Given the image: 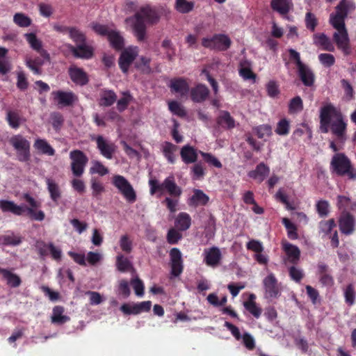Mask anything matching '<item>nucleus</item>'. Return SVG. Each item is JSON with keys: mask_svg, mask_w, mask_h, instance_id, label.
Instances as JSON below:
<instances>
[{"mask_svg": "<svg viewBox=\"0 0 356 356\" xmlns=\"http://www.w3.org/2000/svg\"><path fill=\"white\" fill-rule=\"evenodd\" d=\"M9 144L16 150L19 161L27 162L31 159V143L20 134L13 135L8 140Z\"/></svg>", "mask_w": 356, "mask_h": 356, "instance_id": "obj_4", "label": "nucleus"}, {"mask_svg": "<svg viewBox=\"0 0 356 356\" xmlns=\"http://www.w3.org/2000/svg\"><path fill=\"white\" fill-rule=\"evenodd\" d=\"M6 120L8 125L14 129H17L22 123V118L17 111H8Z\"/></svg>", "mask_w": 356, "mask_h": 356, "instance_id": "obj_43", "label": "nucleus"}, {"mask_svg": "<svg viewBox=\"0 0 356 356\" xmlns=\"http://www.w3.org/2000/svg\"><path fill=\"white\" fill-rule=\"evenodd\" d=\"M170 88L172 92L179 94L181 97H186L190 92L188 83L182 77L171 79Z\"/></svg>", "mask_w": 356, "mask_h": 356, "instance_id": "obj_19", "label": "nucleus"}, {"mask_svg": "<svg viewBox=\"0 0 356 356\" xmlns=\"http://www.w3.org/2000/svg\"><path fill=\"white\" fill-rule=\"evenodd\" d=\"M289 274L291 279L298 283L300 282L304 277L302 270L296 268L294 265L289 268Z\"/></svg>", "mask_w": 356, "mask_h": 356, "instance_id": "obj_63", "label": "nucleus"}, {"mask_svg": "<svg viewBox=\"0 0 356 356\" xmlns=\"http://www.w3.org/2000/svg\"><path fill=\"white\" fill-rule=\"evenodd\" d=\"M316 211L318 214L321 218H325L328 216L330 213V204L326 200H319L316 204Z\"/></svg>", "mask_w": 356, "mask_h": 356, "instance_id": "obj_59", "label": "nucleus"}, {"mask_svg": "<svg viewBox=\"0 0 356 356\" xmlns=\"http://www.w3.org/2000/svg\"><path fill=\"white\" fill-rule=\"evenodd\" d=\"M180 156L185 164L194 163L197 160L196 149L189 145H186L181 148Z\"/></svg>", "mask_w": 356, "mask_h": 356, "instance_id": "obj_26", "label": "nucleus"}, {"mask_svg": "<svg viewBox=\"0 0 356 356\" xmlns=\"http://www.w3.org/2000/svg\"><path fill=\"white\" fill-rule=\"evenodd\" d=\"M175 224L179 231H186L191 227V218L188 213L181 212L175 219Z\"/></svg>", "mask_w": 356, "mask_h": 356, "instance_id": "obj_38", "label": "nucleus"}, {"mask_svg": "<svg viewBox=\"0 0 356 356\" xmlns=\"http://www.w3.org/2000/svg\"><path fill=\"white\" fill-rule=\"evenodd\" d=\"M132 31L138 41H143L146 37V24H132Z\"/></svg>", "mask_w": 356, "mask_h": 356, "instance_id": "obj_52", "label": "nucleus"}, {"mask_svg": "<svg viewBox=\"0 0 356 356\" xmlns=\"http://www.w3.org/2000/svg\"><path fill=\"white\" fill-rule=\"evenodd\" d=\"M0 275L6 280L7 284L12 288H17L22 284L20 277L10 270L0 267Z\"/></svg>", "mask_w": 356, "mask_h": 356, "instance_id": "obj_30", "label": "nucleus"}, {"mask_svg": "<svg viewBox=\"0 0 356 356\" xmlns=\"http://www.w3.org/2000/svg\"><path fill=\"white\" fill-rule=\"evenodd\" d=\"M298 76L302 83L307 87H311L314 83V74L311 69L306 65L298 68Z\"/></svg>", "mask_w": 356, "mask_h": 356, "instance_id": "obj_29", "label": "nucleus"}, {"mask_svg": "<svg viewBox=\"0 0 356 356\" xmlns=\"http://www.w3.org/2000/svg\"><path fill=\"white\" fill-rule=\"evenodd\" d=\"M68 73L71 80L76 85L83 86L89 82L88 76L82 68L71 66L68 70Z\"/></svg>", "mask_w": 356, "mask_h": 356, "instance_id": "obj_18", "label": "nucleus"}, {"mask_svg": "<svg viewBox=\"0 0 356 356\" xmlns=\"http://www.w3.org/2000/svg\"><path fill=\"white\" fill-rule=\"evenodd\" d=\"M337 227L336 221L334 218L321 220L318 223V232L322 237L328 236Z\"/></svg>", "mask_w": 356, "mask_h": 356, "instance_id": "obj_36", "label": "nucleus"}, {"mask_svg": "<svg viewBox=\"0 0 356 356\" xmlns=\"http://www.w3.org/2000/svg\"><path fill=\"white\" fill-rule=\"evenodd\" d=\"M119 245L121 250L125 253H131L133 249V242L127 234L121 236Z\"/></svg>", "mask_w": 356, "mask_h": 356, "instance_id": "obj_56", "label": "nucleus"}, {"mask_svg": "<svg viewBox=\"0 0 356 356\" xmlns=\"http://www.w3.org/2000/svg\"><path fill=\"white\" fill-rule=\"evenodd\" d=\"M204 262L207 266H215L218 265L221 259V253L217 247H213L204 250Z\"/></svg>", "mask_w": 356, "mask_h": 356, "instance_id": "obj_28", "label": "nucleus"}, {"mask_svg": "<svg viewBox=\"0 0 356 356\" xmlns=\"http://www.w3.org/2000/svg\"><path fill=\"white\" fill-rule=\"evenodd\" d=\"M317 268L321 283L324 286H332L334 284V279L329 273L328 266L324 263H319Z\"/></svg>", "mask_w": 356, "mask_h": 356, "instance_id": "obj_27", "label": "nucleus"}, {"mask_svg": "<svg viewBox=\"0 0 356 356\" xmlns=\"http://www.w3.org/2000/svg\"><path fill=\"white\" fill-rule=\"evenodd\" d=\"M216 123L225 129H232L235 127V120L227 111H220L219 116L216 118Z\"/></svg>", "mask_w": 356, "mask_h": 356, "instance_id": "obj_32", "label": "nucleus"}, {"mask_svg": "<svg viewBox=\"0 0 356 356\" xmlns=\"http://www.w3.org/2000/svg\"><path fill=\"white\" fill-rule=\"evenodd\" d=\"M175 9L181 13H188L194 8V2L187 0H176Z\"/></svg>", "mask_w": 356, "mask_h": 356, "instance_id": "obj_49", "label": "nucleus"}, {"mask_svg": "<svg viewBox=\"0 0 356 356\" xmlns=\"http://www.w3.org/2000/svg\"><path fill=\"white\" fill-rule=\"evenodd\" d=\"M314 44L321 47L323 50L334 51V47L330 40L324 33L315 34L314 36Z\"/></svg>", "mask_w": 356, "mask_h": 356, "instance_id": "obj_35", "label": "nucleus"}, {"mask_svg": "<svg viewBox=\"0 0 356 356\" xmlns=\"http://www.w3.org/2000/svg\"><path fill=\"white\" fill-rule=\"evenodd\" d=\"M178 147L170 142L165 141L162 144V152L168 162L174 164L176 162L175 152Z\"/></svg>", "mask_w": 356, "mask_h": 356, "instance_id": "obj_33", "label": "nucleus"}, {"mask_svg": "<svg viewBox=\"0 0 356 356\" xmlns=\"http://www.w3.org/2000/svg\"><path fill=\"white\" fill-rule=\"evenodd\" d=\"M318 60L325 67H330L335 63V58L330 54H321L318 55Z\"/></svg>", "mask_w": 356, "mask_h": 356, "instance_id": "obj_62", "label": "nucleus"}, {"mask_svg": "<svg viewBox=\"0 0 356 356\" xmlns=\"http://www.w3.org/2000/svg\"><path fill=\"white\" fill-rule=\"evenodd\" d=\"M282 223L287 230L288 237L292 240L297 239L298 235L296 226L286 218L282 219Z\"/></svg>", "mask_w": 356, "mask_h": 356, "instance_id": "obj_53", "label": "nucleus"}, {"mask_svg": "<svg viewBox=\"0 0 356 356\" xmlns=\"http://www.w3.org/2000/svg\"><path fill=\"white\" fill-rule=\"evenodd\" d=\"M138 55V49L137 47L130 46L121 50V54L118 58L119 67L123 73H127L129 67L135 60Z\"/></svg>", "mask_w": 356, "mask_h": 356, "instance_id": "obj_9", "label": "nucleus"}, {"mask_svg": "<svg viewBox=\"0 0 356 356\" xmlns=\"http://www.w3.org/2000/svg\"><path fill=\"white\" fill-rule=\"evenodd\" d=\"M169 110L179 117H184L186 112L184 108L177 101H171L168 103Z\"/></svg>", "mask_w": 356, "mask_h": 356, "instance_id": "obj_60", "label": "nucleus"}, {"mask_svg": "<svg viewBox=\"0 0 356 356\" xmlns=\"http://www.w3.org/2000/svg\"><path fill=\"white\" fill-rule=\"evenodd\" d=\"M25 38L28 42L30 44L31 48L37 51L44 60H49V54L46 50L42 49V42L37 38L34 33H26Z\"/></svg>", "mask_w": 356, "mask_h": 356, "instance_id": "obj_25", "label": "nucleus"}, {"mask_svg": "<svg viewBox=\"0 0 356 356\" xmlns=\"http://www.w3.org/2000/svg\"><path fill=\"white\" fill-rule=\"evenodd\" d=\"M47 189L53 202L58 203L61 197V192L58 185L51 179L47 178L46 180Z\"/></svg>", "mask_w": 356, "mask_h": 356, "instance_id": "obj_41", "label": "nucleus"}, {"mask_svg": "<svg viewBox=\"0 0 356 356\" xmlns=\"http://www.w3.org/2000/svg\"><path fill=\"white\" fill-rule=\"evenodd\" d=\"M2 241L3 245L15 246L22 243V238L13 232H9L7 234L2 235Z\"/></svg>", "mask_w": 356, "mask_h": 356, "instance_id": "obj_47", "label": "nucleus"}, {"mask_svg": "<svg viewBox=\"0 0 356 356\" xmlns=\"http://www.w3.org/2000/svg\"><path fill=\"white\" fill-rule=\"evenodd\" d=\"M182 238V234L177 229L171 228L167 234V241L170 244H176Z\"/></svg>", "mask_w": 356, "mask_h": 356, "instance_id": "obj_64", "label": "nucleus"}, {"mask_svg": "<svg viewBox=\"0 0 356 356\" xmlns=\"http://www.w3.org/2000/svg\"><path fill=\"white\" fill-rule=\"evenodd\" d=\"M170 264L171 275L174 277L179 276L184 270L182 254L177 248H172L170 250Z\"/></svg>", "mask_w": 356, "mask_h": 356, "instance_id": "obj_11", "label": "nucleus"}, {"mask_svg": "<svg viewBox=\"0 0 356 356\" xmlns=\"http://www.w3.org/2000/svg\"><path fill=\"white\" fill-rule=\"evenodd\" d=\"M353 3L347 0H341L336 7L335 13L330 15V22H344L348 13L353 10Z\"/></svg>", "mask_w": 356, "mask_h": 356, "instance_id": "obj_13", "label": "nucleus"}, {"mask_svg": "<svg viewBox=\"0 0 356 356\" xmlns=\"http://www.w3.org/2000/svg\"><path fill=\"white\" fill-rule=\"evenodd\" d=\"M303 109V102L300 97L296 96L290 100L289 104V113L294 114Z\"/></svg>", "mask_w": 356, "mask_h": 356, "instance_id": "obj_51", "label": "nucleus"}, {"mask_svg": "<svg viewBox=\"0 0 356 356\" xmlns=\"http://www.w3.org/2000/svg\"><path fill=\"white\" fill-rule=\"evenodd\" d=\"M118 96L113 90L107 88L101 89L99 91V105L104 107H109L117 101Z\"/></svg>", "mask_w": 356, "mask_h": 356, "instance_id": "obj_22", "label": "nucleus"}, {"mask_svg": "<svg viewBox=\"0 0 356 356\" xmlns=\"http://www.w3.org/2000/svg\"><path fill=\"white\" fill-rule=\"evenodd\" d=\"M263 282L267 297L275 298L280 296V291L279 284L274 274H269L264 278Z\"/></svg>", "mask_w": 356, "mask_h": 356, "instance_id": "obj_16", "label": "nucleus"}, {"mask_svg": "<svg viewBox=\"0 0 356 356\" xmlns=\"http://www.w3.org/2000/svg\"><path fill=\"white\" fill-rule=\"evenodd\" d=\"M355 219L348 211H342L339 218V227L342 234L350 235L355 231Z\"/></svg>", "mask_w": 356, "mask_h": 356, "instance_id": "obj_14", "label": "nucleus"}, {"mask_svg": "<svg viewBox=\"0 0 356 356\" xmlns=\"http://www.w3.org/2000/svg\"><path fill=\"white\" fill-rule=\"evenodd\" d=\"M355 291L353 284H349L344 290V298L346 302L352 306L355 302Z\"/></svg>", "mask_w": 356, "mask_h": 356, "instance_id": "obj_57", "label": "nucleus"}, {"mask_svg": "<svg viewBox=\"0 0 356 356\" xmlns=\"http://www.w3.org/2000/svg\"><path fill=\"white\" fill-rule=\"evenodd\" d=\"M202 45L211 50L225 51L231 47L232 40L227 35L216 33L211 37L203 38Z\"/></svg>", "mask_w": 356, "mask_h": 356, "instance_id": "obj_5", "label": "nucleus"}, {"mask_svg": "<svg viewBox=\"0 0 356 356\" xmlns=\"http://www.w3.org/2000/svg\"><path fill=\"white\" fill-rule=\"evenodd\" d=\"M319 118L321 131L331 132L339 143L344 144L347 140V122L340 109L331 103L327 104L321 107Z\"/></svg>", "mask_w": 356, "mask_h": 356, "instance_id": "obj_1", "label": "nucleus"}, {"mask_svg": "<svg viewBox=\"0 0 356 356\" xmlns=\"http://www.w3.org/2000/svg\"><path fill=\"white\" fill-rule=\"evenodd\" d=\"M91 174L97 173L100 176H104L108 173V168L102 162L96 161L93 162L92 166L90 168Z\"/></svg>", "mask_w": 356, "mask_h": 356, "instance_id": "obj_61", "label": "nucleus"}, {"mask_svg": "<svg viewBox=\"0 0 356 356\" xmlns=\"http://www.w3.org/2000/svg\"><path fill=\"white\" fill-rule=\"evenodd\" d=\"M259 138H263L266 136H270L272 134V128L269 124H261L252 129Z\"/></svg>", "mask_w": 356, "mask_h": 356, "instance_id": "obj_58", "label": "nucleus"}, {"mask_svg": "<svg viewBox=\"0 0 356 356\" xmlns=\"http://www.w3.org/2000/svg\"><path fill=\"white\" fill-rule=\"evenodd\" d=\"M209 88L204 84L198 83L190 90V96L193 102L202 103L204 102L209 95Z\"/></svg>", "mask_w": 356, "mask_h": 356, "instance_id": "obj_20", "label": "nucleus"}, {"mask_svg": "<svg viewBox=\"0 0 356 356\" xmlns=\"http://www.w3.org/2000/svg\"><path fill=\"white\" fill-rule=\"evenodd\" d=\"M150 63L151 58L146 56H140L139 60L135 63V67L145 74H149L152 72Z\"/></svg>", "mask_w": 356, "mask_h": 356, "instance_id": "obj_48", "label": "nucleus"}, {"mask_svg": "<svg viewBox=\"0 0 356 356\" xmlns=\"http://www.w3.org/2000/svg\"><path fill=\"white\" fill-rule=\"evenodd\" d=\"M122 95L123 97L116 101L117 109L119 112H123L125 111L127 108L129 103L133 99V97L131 95L129 91L124 92Z\"/></svg>", "mask_w": 356, "mask_h": 356, "instance_id": "obj_50", "label": "nucleus"}, {"mask_svg": "<svg viewBox=\"0 0 356 356\" xmlns=\"http://www.w3.org/2000/svg\"><path fill=\"white\" fill-rule=\"evenodd\" d=\"M26 205H17L13 201L0 200V209L3 213L10 212L16 216H22L25 212Z\"/></svg>", "mask_w": 356, "mask_h": 356, "instance_id": "obj_21", "label": "nucleus"}, {"mask_svg": "<svg viewBox=\"0 0 356 356\" xmlns=\"http://www.w3.org/2000/svg\"><path fill=\"white\" fill-rule=\"evenodd\" d=\"M64 307L62 306H55L53 308V314L51 316V322L55 324H63L70 321V317L63 315Z\"/></svg>", "mask_w": 356, "mask_h": 356, "instance_id": "obj_40", "label": "nucleus"}, {"mask_svg": "<svg viewBox=\"0 0 356 356\" xmlns=\"http://www.w3.org/2000/svg\"><path fill=\"white\" fill-rule=\"evenodd\" d=\"M108 39L111 47L116 51H121L124 49V38L118 32L111 31V33L108 35Z\"/></svg>", "mask_w": 356, "mask_h": 356, "instance_id": "obj_42", "label": "nucleus"}, {"mask_svg": "<svg viewBox=\"0 0 356 356\" xmlns=\"http://www.w3.org/2000/svg\"><path fill=\"white\" fill-rule=\"evenodd\" d=\"M205 175V169L201 162L196 163L191 168V177L193 180H200Z\"/></svg>", "mask_w": 356, "mask_h": 356, "instance_id": "obj_54", "label": "nucleus"}, {"mask_svg": "<svg viewBox=\"0 0 356 356\" xmlns=\"http://www.w3.org/2000/svg\"><path fill=\"white\" fill-rule=\"evenodd\" d=\"M255 299L256 296L253 293L250 294L248 300L243 302V306L254 317L259 318L261 316L262 309L257 305Z\"/></svg>", "mask_w": 356, "mask_h": 356, "instance_id": "obj_34", "label": "nucleus"}, {"mask_svg": "<svg viewBox=\"0 0 356 356\" xmlns=\"http://www.w3.org/2000/svg\"><path fill=\"white\" fill-rule=\"evenodd\" d=\"M293 3L291 0H272V8L278 12L282 15H286L292 8Z\"/></svg>", "mask_w": 356, "mask_h": 356, "instance_id": "obj_37", "label": "nucleus"}, {"mask_svg": "<svg viewBox=\"0 0 356 356\" xmlns=\"http://www.w3.org/2000/svg\"><path fill=\"white\" fill-rule=\"evenodd\" d=\"M134 17L136 22H154L159 19V13L156 7L145 5L140 8L135 13Z\"/></svg>", "mask_w": 356, "mask_h": 356, "instance_id": "obj_10", "label": "nucleus"}, {"mask_svg": "<svg viewBox=\"0 0 356 356\" xmlns=\"http://www.w3.org/2000/svg\"><path fill=\"white\" fill-rule=\"evenodd\" d=\"M95 141L100 154L107 159H112L117 150L115 143L105 139L102 136H97Z\"/></svg>", "mask_w": 356, "mask_h": 356, "instance_id": "obj_12", "label": "nucleus"}, {"mask_svg": "<svg viewBox=\"0 0 356 356\" xmlns=\"http://www.w3.org/2000/svg\"><path fill=\"white\" fill-rule=\"evenodd\" d=\"M290 130L289 121L286 118L280 120L275 130V133L280 136H286L289 134Z\"/></svg>", "mask_w": 356, "mask_h": 356, "instance_id": "obj_55", "label": "nucleus"}, {"mask_svg": "<svg viewBox=\"0 0 356 356\" xmlns=\"http://www.w3.org/2000/svg\"><path fill=\"white\" fill-rule=\"evenodd\" d=\"M337 207L339 209H343V211H347L348 209L356 208V202H352L350 198L345 195H338Z\"/></svg>", "mask_w": 356, "mask_h": 356, "instance_id": "obj_45", "label": "nucleus"}, {"mask_svg": "<svg viewBox=\"0 0 356 356\" xmlns=\"http://www.w3.org/2000/svg\"><path fill=\"white\" fill-rule=\"evenodd\" d=\"M70 158L72 160L71 170L73 175L81 177L88 162V156L81 150L75 149L70 152Z\"/></svg>", "mask_w": 356, "mask_h": 356, "instance_id": "obj_8", "label": "nucleus"}, {"mask_svg": "<svg viewBox=\"0 0 356 356\" xmlns=\"http://www.w3.org/2000/svg\"><path fill=\"white\" fill-rule=\"evenodd\" d=\"M270 173V168L264 163H259L256 168L248 172V176L257 180L259 183H261Z\"/></svg>", "mask_w": 356, "mask_h": 356, "instance_id": "obj_24", "label": "nucleus"}, {"mask_svg": "<svg viewBox=\"0 0 356 356\" xmlns=\"http://www.w3.org/2000/svg\"><path fill=\"white\" fill-rule=\"evenodd\" d=\"M148 184L149 193L152 195H156L159 197L165 193H168V196L165 197L161 203L170 213H173L177 211L182 189L177 184L174 176H168L162 183H160L156 178H152L149 180Z\"/></svg>", "mask_w": 356, "mask_h": 356, "instance_id": "obj_2", "label": "nucleus"}, {"mask_svg": "<svg viewBox=\"0 0 356 356\" xmlns=\"http://www.w3.org/2000/svg\"><path fill=\"white\" fill-rule=\"evenodd\" d=\"M336 31L333 34V40L337 48L341 50L344 56L351 54V47L348 33L346 28V24H332Z\"/></svg>", "mask_w": 356, "mask_h": 356, "instance_id": "obj_6", "label": "nucleus"}, {"mask_svg": "<svg viewBox=\"0 0 356 356\" xmlns=\"http://www.w3.org/2000/svg\"><path fill=\"white\" fill-rule=\"evenodd\" d=\"M209 201V196L200 189H194L193 195L190 197L188 204L193 207L204 206Z\"/></svg>", "mask_w": 356, "mask_h": 356, "instance_id": "obj_31", "label": "nucleus"}, {"mask_svg": "<svg viewBox=\"0 0 356 356\" xmlns=\"http://www.w3.org/2000/svg\"><path fill=\"white\" fill-rule=\"evenodd\" d=\"M330 169L332 174L346 176L349 180H356V169L344 153H336L332 157Z\"/></svg>", "mask_w": 356, "mask_h": 356, "instance_id": "obj_3", "label": "nucleus"}, {"mask_svg": "<svg viewBox=\"0 0 356 356\" xmlns=\"http://www.w3.org/2000/svg\"><path fill=\"white\" fill-rule=\"evenodd\" d=\"M112 184L120 191L130 203L136 200V192L130 182L122 175H116L112 177Z\"/></svg>", "mask_w": 356, "mask_h": 356, "instance_id": "obj_7", "label": "nucleus"}, {"mask_svg": "<svg viewBox=\"0 0 356 356\" xmlns=\"http://www.w3.org/2000/svg\"><path fill=\"white\" fill-rule=\"evenodd\" d=\"M52 95L60 106H71L78 100L77 96L72 91H54Z\"/></svg>", "mask_w": 356, "mask_h": 356, "instance_id": "obj_17", "label": "nucleus"}, {"mask_svg": "<svg viewBox=\"0 0 356 356\" xmlns=\"http://www.w3.org/2000/svg\"><path fill=\"white\" fill-rule=\"evenodd\" d=\"M115 265L117 269L120 272H126L132 268L131 262L122 254H119L116 257Z\"/></svg>", "mask_w": 356, "mask_h": 356, "instance_id": "obj_44", "label": "nucleus"}, {"mask_svg": "<svg viewBox=\"0 0 356 356\" xmlns=\"http://www.w3.org/2000/svg\"><path fill=\"white\" fill-rule=\"evenodd\" d=\"M33 146L37 150L43 154L48 156H54L55 154V149L44 139H36Z\"/></svg>", "mask_w": 356, "mask_h": 356, "instance_id": "obj_39", "label": "nucleus"}, {"mask_svg": "<svg viewBox=\"0 0 356 356\" xmlns=\"http://www.w3.org/2000/svg\"><path fill=\"white\" fill-rule=\"evenodd\" d=\"M64 121V117L60 113L56 111L51 113L50 122L56 132H58L61 129Z\"/></svg>", "mask_w": 356, "mask_h": 356, "instance_id": "obj_46", "label": "nucleus"}, {"mask_svg": "<svg viewBox=\"0 0 356 356\" xmlns=\"http://www.w3.org/2000/svg\"><path fill=\"white\" fill-rule=\"evenodd\" d=\"M282 249L286 254V257L283 258V262L285 265L290 263L296 265L299 263L300 259V250L299 248L289 243H282Z\"/></svg>", "mask_w": 356, "mask_h": 356, "instance_id": "obj_15", "label": "nucleus"}, {"mask_svg": "<svg viewBox=\"0 0 356 356\" xmlns=\"http://www.w3.org/2000/svg\"><path fill=\"white\" fill-rule=\"evenodd\" d=\"M70 51L76 58L89 59L93 56V49L92 47L84 43L78 44L76 47L71 46Z\"/></svg>", "mask_w": 356, "mask_h": 356, "instance_id": "obj_23", "label": "nucleus"}]
</instances>
